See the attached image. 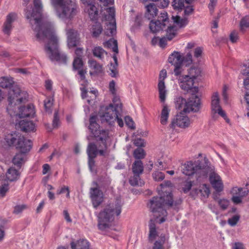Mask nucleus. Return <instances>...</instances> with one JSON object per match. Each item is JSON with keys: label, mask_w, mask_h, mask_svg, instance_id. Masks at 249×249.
<instances>
[{"label": "nucleus", "mask_w": 249, "mask_h": 249, "mask_svg": "<svg viewBox=\"0 0 249 249\" xmlns=\"http://www.w3.org/2000/svg\"><path fill=\"white\" fill-rule=\"evenodd\" d=\"M34 8L32 11H25V16L31 21L33 18L35 27L34 30L36 32V36L39 40H47L45 51L48 57L52 61L66 63V55L60 52L58 49V39L53 27L50 23L40 25V18L42 11V4L40 0L34 1Z\"/></svg>", "instance_id": "nucleus-1"}, {"label": "nucleus", "mask_w": 249, "mask_h": 249, "mask_svg": "<svg viewBox=\"0 0 249 249\" xmlns=\"http://www.w3.org/2000/svg\"><path fill=\"white\" fill-rule=\"evenodd\" d=\"M172 184L170 181H165L160 185V189L158 188L160 196H154L148 204L150 210L155 217L156 223L160 224L164 222L167 216L166 208L169 207H176L181 203V200H173L170 187Z\"/></svg>", "instance_id": "nucleus-2"}, {"label": "nucleus", "mask_w": 249, "mask_h": 249, "mask_svg": "<svg viewBox=\"0 0 249 249\" xmlns=\"http://www.w3.org/2000/svg\"><path fill=\"white\" fill-rule=\"evenodd\" d=\"M181 170L185 175H195L197 179L206 178L209 175L210 181L215 191L220 192L223 190V184L220 177L215 172L214 167L206 158L195 161H187L182 165Z\"/></svg>", "instance_id": "nucleus-3"}, {"label": "nucleus", "mask_w": 249, "mask_h": 249, "mask_svg": "<svg viewBox=\"0 0 249 249\" xmlns=\"http://www.w3.org/2000/svg\"><path fill=\"white\" fill-rule=\"evenodd\" d=\"M54 8L57 17L67 23L66 28L68 45L69 48L74 47L79 43L78 33L71 28L68 22L71 21L77 13V6L71 0H51Z\"/></svg>", "instance_id": "nucleus-4"}, {"label": "nucleus", "mask_w": 249, "mask_h": 249, "mask_svg": "<svg viewBox=\"0 0 249 249\" xmlns=\"http://www.w3.org/2000/svg\"><path fill=\"white\" fill-rule=\"evenodd\" d=\"M0 87L2 88H9L8 93V106L7 110L10 115H12L11 111L14 109L13 107L26 100L25 93L21 92L17 85H14V81L11 77H0Z\"/></svg>", "instance_id": "nucleus-5"}, {"label": "nucleus", "mask_w": 249, "mask_h": 249, "mask_svg": "<svg viewBox=\"0 0 249 249\" xmlns=\"http://www.w3.org/2000/svg\"><path fill=\"white\" fill-rule=\"evenodd\" d=\"M122 203L121 199H117L114 203L107 205L98 215V226L100 230L104 231L109 227L115 216L119 215L122 212Z\"/></svg>", "instance_id": "nucleus-6"}, {"label": "nucleus", "mask_w": 249, "mask_h": 249, "mask_svg": "<svg viewBox=\"0 0 249 249\" xmlns=\"http://www.w3.org/2000/svg\"><path fill=\"white\" fill-rule=\"evenodd\" d=\"M113 102V104L106 107L105 112L101 115L102 122L110 125L114 124L117 118V114L122 110V104L117 97L114 98Z\"/></svg>", "instance_id": "nucleus-7"}, {"label": "nucleus", "mask_w": 249, "mask_h": 249, "mask_svg": "<svg viewBox=\"0 0 249 249\" xmlns=\"http://www.w3.org/2000/svg\"><path fill=\"white\" fill-rule=\"evenodd\" d=\"M239 79L243 80V88L244 89H242V91L245 92V95L244 97V100H241L242 104L245 103L247 105V109L249 111L247 112L246 115L248 117H249V93L248 89L249 88V67H248L247 65L244 64L242 67L241 73L239 75Z\"/></svg>", "instance_id": "nucleus-8"}, {"label": "nucleus", "mask_w": 249, "mask_h": 249, "mask_svg": "<svg viewBox=\"0 0 249 249\" xmlns=\"http://www.w3.org/2000/svg\"><path fill=\"white\" fill-rule=\"evenodd\" d=\"M97 117L95 116H92L89 119V129L96 138L97 141H101L104 147H106V142L107 137L108 133L107 131L101 130L99 125L96 123Z\"/></svg>", "instance_id": "nucleus-9"}, {"label": "nucleus", "mask_w": 249, "mask_h": 249, "mask_svg": "<svg viewBox=\"0 0 249 249\" xmlns=\"http://www.w3.org/2000/svg\"><path fill=\"white\" fill-rule=\"evenodd\" d=\"M108 15L105 16L107 20L105 34L107 36H113L116 33V25L115 18V9L113 7L107 9Z\"/></svg>", "instance_id": "nucleus-10"}, {"label": "nucleus", "mask_w": 249, "mask_h": 249, "mask_svg": "<svg viewBox=\"0 0 249 249\" xmlns=\"http://www.w3.org/2000/svg\"><path fill=\"white\" fill-rule=\"evenodd\" d=\"M211 114L212 118L216 119L217 114L222 117L227 122H229V120L227 118L226 114L222 109L220 105V99L218 92H214L212 96L211 101Z\"/></svg>", "instance_id": "nucleus-11"}, {"label": "nucleus", "mask_w": 249, "mask_h": 249, "mask_svg": "<svg viewBox=\"0 0 249 249\" xmlns=\"http://www.w3.org/2000/svg\"><path fill=\"white\" fill-rule=\"evenodd\" d=\"M178 82L179 87L181 89L187 92L192 93H197L198 88L194 86L195 80L190 78L185 74L178 75Z\"/></svg>", "instance_id": "nucleus-12"}, {"label": "nucleus", "mask_w": 249, "mask_h": 249, "mask_svg": "<svg viewBox=\"0 0 249 249\" xmlns=\"http://www.w3.org/2000/svg\"><path fill=\"white\" fill-rule=\"evenodd\" d=\"M168 61L174 66V72L176 76L179 75L182 72V57L179 52H174L170 55Z\"/></svg>", "instance_id": "nucleus-13"}, {"label": "nucleus", "mask_w": 249, "mask_h": 249, "mask_svg": "<svg viewBox=\"0 0 249 249\" xmlns=\"http://www.w3.org/2000/svg\"><path fill=\"white\" fill-rule=\"evenodd\" d=\"M190 124L191 122L189 117L184 113L180 112L172 120L169 126L172 128H175L176 126L185 128L188 127Z\"/></svg>", "instance_id": "nucleus-14"}, {"label": "nucleus", "mask_w": 249, "mask_h": 249, "mask_svg": "<svg viewBox=\"0 0 249 249\" xmlns=\"http://www.w3.org/2000/svg\"><path fill=\"white\" fill-rule=\"evenodd\" d=\"M196 93H192L190 97L187 101V107L185 108L186 112H190L191 111L197 112L200 108L201 102L200 99Z\"/></svg>", "instance_id": "nucleus-15"}, {"label": "nucleus", "mask_w": 249, "mask_h": 249, "mask_svg": "<svg viewBox=\"0 0 249 249\" xmlns=\"http://www.w3.org/2000/svg\"><path fill=\"white\" fill-rule=\"evenodd\" d=\"M95 186L90 189V197L92 200L93 206L96 208L103 201V193L97 187V184L95 183Z\"/></svg>", "instance_id": "nucleus-16"}, {"label": "nucleus", "mask_w": 249, "mask_h": 249, "mask_svg": "<svg viewBox=\"0 0 249 249\" xmlns=\"http://www.w3.org/2000/svg\"><path fill=\"white\" fill-rule=\"evenodd\" d=\"M17 18V14L14 13L9 14L6 18V20L3 23L2 31L5 35L9 36L13 28V23Z\"/></svg>", "instance_id": "nucleus-17"}, {"label": "nucleus", "mask_w": 249, "mask_h": 249, "mask_svg": "<svg viewBox=\"0 0 249 249\" xmlns=\"http://www.w3.org/2000/svg\"><path fill=\"white\" fill-rule=\"evenodd\" d=\"M32 147V142L31 140L26 139L24 137H22L19 139L17 145H16V148L21 152L27 154Z\"/></svg>", "instance_id": "nucleus-18"}, {"label": "nucleus", "mask_w": 249, "mask_h": 249, "mask_svg": "<svg viewBox=\"0 0 249 249\" xmlns=\"http://www.w3.org/2000/svg\"><path fill=\"white\" fill-rule=\"evenodd\" d=\"M177 28L176 26L168 27L166 31V36L159 39V45L164 48L166 45L167 40H171L177 35Z\"/></svg>", "instance_id": "nucleus-19"}, {"label": "nucleus", "mask_w": 249, "mask_h": 249, "mask_svg": "<svg viewBox=\"0 0 249 249\" xmlns=\"http://www.w3.org/2000/svg\"><path fill=\"white\" fill-rule=\"evenodd\" d=\"M22 136L18 133H9L5 135L4 142L5 144L9 146H15L17 145L19 139Z\"/></svg>", "instance_id": "nucleus-20"}, {"label": "nucleus", "mask_w": 249, "mask_h": 249, "mask_svg": "<svg viewBox=\"0 0 249 249\" xmlns=\"http://www.w3.org/2000/svg\"><path fill=\"white\" fill-rule=\"evenodd\" d=\"M35 114L34 107L33 105H28L26 107L19 108L18 116L19 118L33 117Z\"/></svg>", "instance_id": "nucleus-21"}, {"label": "nucleus", "mask_w": 249, "mask_h": 249, "mask_svg": "<svg viewBox=\"0 0 249 249\" xmlns=\"http://www.w3.org/2000/svg\"><path fill=\"white\" fill-rule=\"evenodd\" d=\"M105 150L100 149L98 150L97 146L93 143H89L87 148V154L88 157H96L99 154L101 156H105L106 153V147Z\"/></svg>", "instance_id": "nucleus-22"}, {"label": "nucleus", "mask_w": 249, "mask_h": 249, "mask_svg": "<svg viewBox=\"0 0 249 249\" xmlns=\"http://www.w3.org/2000/svg\"><path fill=\"white\" fill-rule=\"evenodd\" d=\"M70 244L71 249H89L90 248L89 242L85 239L72 241Z\"/></svg>", "instance_id": "nucleus-23"}, {"label": "nucleus", "mask_w": 249, "mask_h": 249, "mask_svg": "<svg viewBox=\"0 0 249 249\" xmlns=\"http://www.w3.org/2000/svg\"><path fill=\"white\" fill-rule=\"evenodd\" d=\"M145 17L148 20L152 19L157 16L158 9L155 4L150 3L145 6Z\"/></svg>", "instance_id": "nucleus-24"}, {"label": "nucleus", "mask_w": 249, "mask_h": 249, "mask_svg": "<svg viewBox=\"0 0 249 249\" xmlns=\"http://www.w3.org/2000/svg\"><path fill=\"white\" fill-rule=\"evenodd\" d=\"M19 127L22 131L28 132L34 131L36 130V126L32 121L23 120L19 122Z\"/></svg>", "instance_id": "nucleus-25"}, {"label": "nucleus", "mask_w": 249, "mask_h": 249, "mask_svg": "<svg viewBox=\"0 0 249 249\" xmlns=\"http://www.w3.org/2000/svg\"><path fill=\"white\" fill-rule=\"evenodd\" d=\"M27 160L26 154L18 152L16 153L12 160L13 163L18 168H20Z\"/></svg>", "instance_id": "nucleus-26"}, {"label": "nucleus", "mask_w": 249, "mask_h": 249, "mask_svg": "<svg viewBox=\"0 0 249 249\" xmlns=\"http://www.w3.org/2000/svg\"><path fill=\"white\" fill-rule=\"evenodd\" d=\"M165 27V23H162L158 19L153 21L152 20L149 24V28L152 32L155 33L162 30Z\"/></svg>", "instance_id": "nucleus-27"}, {"label": "nucleus", "mask_w": 249, "mask_h": 249, "mask_svg": "<svg viewBox=\"0 0 249 249\" xmlns=\"http://www.w3.org/2000/svg\"><path fill=\"white\" fill-rule=\"evenodd\" d=\"M170 109L166 104L162 105V108L160 115V123L162 125L167 124L169 116Z\"/></svg>", "instance_id": "nucleus-28"}, {"label": "nucleus", "mask_w": 249, "mask_h": 249, "mask_svg": "<svg viewBox=\"0 0 249 249\" xmlns=\"http://www.w3.org/2000/svg\"><path fill=\"white\" fill-rule=\"evenodd\" d=\"M158 91L159 93V98L161 102L164 103L166 98L167 90L165 86L163 80H160L158 83Z\"/></svg>", "instance_id": "nucleus-29"}, {"label": "nucleus", "mask_w": 249, "mask_h": 249, "mask_svg": "<svg viewBox=\"0 0 249 249\" xmlns=\"http://www.w3.org/2000/svg\"><path fill=\"white\" fill-rule=\"evenodd\" d=\"M92 52L94 56L101 60H103L107 55V52L100 46L94 47L92 50Z\"/></svg>", "instance_id": "nucleus-30"}, {"label": "nucleus", "mask_w": 249, "mask_h": 249, "mask_svg": "<svg viewBox=\"0 0 249 249\" xmlns=\"http://www.w3.org/2000/svg\"><path fill=\"white\" fill-rule=\"evenodd\" d=\"M176 108L184 113H186L185 108L187 107V101L181 97H177L175 101Z\"/></svg>", "instance_id": "nucleus-31"}, {"label": "nucleus", "mask_w": 249, "mask_h": 249, "mask_svg": "<svg viewBox=\"0 0 249 249\" xmlns=\"http://www.w3.org/2000/svg\"><path fill=\"white\" fill-rule=\"evenodd\" d=\"M6 176L8 180L13 181L18 178L19 173L14 167H11L8 170Z\"/></svg>", "instance_id": "nucleus-32"}, {"label": "nucleus", "mask_w": 249, "mask_h": 249, "mask_svg": "<svg viewBox=\"0 0 249 249\" xmlns=\"http://www.w3.org/2000/svg\"><path fill=\"white\" fill-rule=\"evenodd\" d=\"M85 10L88 11L91 20H94L97 19L98 15V12L94 3L90 5V6L85 7Z\"/></svg>", "instance_id": "nucleus-33"}, {"label": "nucleus", "mask_w": 249, "mask_h": 249, "mask_svg": "<svg viewBox=\"0 0 249 249\" xmlns=\"http://www.w3.org/2000/svg\"><path fill=\"white\" fill-rule=\"evenodd\" d=\"M88 64L90 69L94 70L96 73H100L103 70V66L93 59H90L88 61Z\"/></svg>", "instance_id": "nucleus-34"}, {"label": "nucleus", "mask_w": 249, "mask_h": 249, "mask_svg": "<svg viewBox=\"0 0 249 249\" xmlns=\"http://www.w3.org/2000/svg\"><path fill=\"white\" fill-rule=\"evenodd\" d=\"M132 172L134 174H141L143 171V166L140 160H136L132 164Z\"/></svg>", "instance_id": "nucleus-35"}, {"label": "nucleus", "mask_w": 249, "mask_h": 249, "mask_svg": "<svg viewBox=\"0 0 249 249\" xmlns=\"http://www.w3.org/2000/svg\"><path fill=\"white\" fill-rule=\"evenodd\" d=\"M249 28V16H246L241 19L239 24V30L241 33H244Z\"/></svg>", "instance_id": "nucleus-36"}, {"label": "nucleus", "mask_w": 249, "mask_h": 249, "mask_svg": "<svg viewBox=\"0 0 249 249\" xmlns=\"http://www.w3.org/2000/svg\"><path fill=\"white\" fill-rule=\"evenodd\" d=\"M201 70L199 68L196 67H192L188 70V73L186 74L187 76H189L194 80H195L196 78L200 75Z\"/></svg>", "instance_id": "nucleus-37"}, {"label": "nucleus", "mask_w": 249, "mask_h": 249, "mask_svg": "<svg viewBox=\"0 0 249 249\" xmlns=\"http://www.w3.org/2000/svg\"><path fill=\"white\" fill-rule=\"evenodd\" d=\"M140 174H134V176L129 179V182L132 186H142L144 184V182L140 179Z\"/></svg>", "instance_id": "nucleus-38"}, {"label": "nucleus", "mask_w": 249, "mask_h": 249, "mask_svg": "<svg viewBox=\"0 0 249 249\" xmlns=\"http://www.w3.org/2000/svg\"><path fill=\"white\" fill-rule=\"evenodd\" d=\"M104 46L107 48H112V51L116 53H118L117 41L113 38L110 39L109 40L105 42Z\"/></svg>", "instance_id": "nucleus-39"}, {"label": "nucleus", "mask_w": 249, "mask_h": 249, "mask_svg": "<svg viewBox=\"0 0 249 249\" xmlns=\"http://www.w3.org/2000/svg\"><path fill=\"white\" fill-rule=\"evenodd\" d=\"M172 19L174 23H176L179 27H183L186 26L188 22V19L186 18H180V17L172 16Z\"/></svg>", "instance_id": "nucleus-40"}, {"label": "nucleus", "mask_w": 249, "mask_h": 249, "mask_svg": "<svg viewBox=\"0 0 249 249\" xmlns=\"http://www.w3.org/2000/svg\"><path fill=\"white\" fill-rule=\"evenodd\" d=\"M102 27L99 22H95L92 26V33L93 37H97L102 32Z\"/></svg>", "instance_id": "nucleus-41"}, {"label": "nucleus", "mask_w": 249, "mask_h": 249, "mask_svg": "<svg viewBox=\"0 0 249 249\" xmlns=\"http://www.w3.org/2000/svg\"><path fill=\"white\" fill-rule=\"evenodd\" d=\"M83 65L82 58L75 57L73 62V68L75 70H80L82 69Z\"/></svg>", "instance_id": "nucleus-42"}, {"label": "nucleus", "mask_w": 249, "mask_h": 249, "mask_svg": "<svg viewBox=\"0 0 249 249\" xmlns=\"http://www.w3.org/2000/svg\"><path fill=\"white\" fill-rule=\"evenodd\" d=\"M53 99L51 97H47L44 101V107L46 111L51 112V108L53 105Z\"/></svg>", "instance_id": "nucleus-43"}, {"label": "nucleus", "mask_w": 249, "mask_h": 249, "mask_svg": "<svg viewBox=\"0 0 249 249\" xmlns=\"http://www.w3.org/2000/svg\"><path fill=\"white\" fill-rule=\"evenodd\" d=\"M133 156L136 159H142L144 158L145 153L144 150L141 148H138L133 153Z\"/></svg>", "instance_id": "nucleus-44"}, {"label": "nucleus", "mask_w": 249, "mask_h": 249, "mask_svg": "<svg viewBox=\"0 0 249 249\" xmlns=\"http://www.w3.org/2000/svg\"><path fill=\"white\" fill-rule=\"evenodd\" d=\"M149 233H158L160 232L155 221L150 220L149 224Z\"/></svg>", "instance_id": "nucleus-45"}, {"label": "nucleus", "mask_w": 249, "mask_h": 249, "mask_svg": "<svg viewBox=\"0 0 249 249\" xmlns=\"http://www.w3.org/2000/svg\"><path fill=\"white\" fill-rule=\"evenodd\" d=\"M109 70L110 71L109 74L112 77H115L118 74V65L111 63Z\"/></svg>", "instance_id": "nucleus-46"}, {"label": "nucleus", "mask_w": 249, "mask_h": 249, "mask_svg": "<svg viewBox=\"0 0 249 249\" xmlns=\"http://www.w3.org/2000/svg\"><path fill=\"white\" fill-rule=\"evenodd\" d=\"M28 207L25 204L18 205L15 206L13 213L18 214L22 213L24 210L27 209Z\"/></svg>", "instance_id": "nucleus-47"}, {"label": "nucleus", "mask_w": 249, "mask_h": 249, "mask_svg": "<svg viewBox=\"0 0 249 249\" xmlns=\"http://www.w3.org/2000/svg\"><path fill=\"white\" fill-rule=\"evenodd\" d=\"M152 177L154 179L157 181H161L165 178L164 174L162 172L160 171H155L153 173Z\"/></svg>", "instance_id": "nucleus-48"}, {"label": "nucleus", "mask_w": 249, "mask_h": 249, "mask_svg": "<svg viewBox=\"0 0 249 249\" xmlns=\"http://www.w3.org/2000/svg\"><path fill=\"white\" fill-rule=\"evenodd\" d=\"M233 196H244L245 195V192H243L242 188L234 187L231 191Z\"/></svg>", "instance_id": "nucleus-49"}, {"label": "nucleus", "mask_w": 249, "mask_h": 249, "mask_svg": "<svg viewBox=\"0 0 249 249\" xmlns=\"http://www.w3.org/2000/svg\"><path fill=\"white\" fill-rule=\"evenodd\" d=\"M183 62H184L186 65H189L193 63V58L192 53L190 52L187 53L186 55L182 57Z\"/></svg>", "instance_id": "nucleus-50"}, {"label": "nucleus", "mask_w": 249, "mask_h": 249, "mask_svg": "<svg viewBox=\"0 0 249 249\" xmlns=\"http://www.w3.org/2000/svg\"><path fill=\"white\" fill-rule=\"evenodd\" d=\"M172 6L174 9H181L184 7V1L182 0H174Z\"/></svg>", "instance_id": "nucleus-51"}, {"label": "nucleus", "mask_w": 249, "mask_h": 249, "mask_svg": "<svg viewBox=\"0 0 249 249\" xmlns=\"http://www.w3.org/2000/svg\"><path fill=\"white\" fill-rule=\"evenodd\" d=\"M65 193H66V197L69 198L70 197V191L68 186H63L60 189L57 190L56 193L57 195H60Z\"/></svg>", "instance_id": "nucleus-52"}, {"label": "nucleus", "mask_w": 249, "mask_h": 249, "mask_svg": "<svg viewBox=\"0 0 249 249\" xmlns=\"http://www.w3.org/2000/svg\"><path fill=\"white\" fill-rule=\"evenodd\" d=\"M240 218V216L238 214H236L232 216L231 218H229L228 220V223L231 226H235Z\"/></svg>", "instance_id": "nucleus-53"}, {"label": "nucleus", "mask_w": 249, "mask_h": 249, "mask_svg": "<svg viewBox=\"0 0 249 249\" xmlns=\"http://www.w3.org/2000/svg\"><path fill=\"white\" fill-rule=\"evenodd\" d=\"M238 33L237 31H232L230 35V39L232 43H235L238 40Z\"/></svg>", "instance_id": "nucleus-54"}, {"label": "nucleus", "mask_w": 249, "mask_h": 249, "mask_svg": "<svg viewBox=\"0 0 249 249\" xmlns=\"http://www.w3.org/2000/svg\"><path fill=\"white\" fill-rule=\"evenodd\" d=\"M200 191L203 196H208L210 193L209 186L205 184L202 185L200 189Z\"/></svg>", "instance_id": "nucleus-55"}, {"label": "nucleus", "mask_w": 249, "mask_h": 249, "mask_svg": "<svg viewBox=\"0 0 249 249\" xmlns=\"http://www.w3.org/2000/svg\"><path fill=\"white\" fill-rule=\"evenodd\" d=\"M203 52V49L201 47H197L195 49L194 55L195 58L198 59L200 58L202 55Z\"/></svg>", "instance_id": "nucleus-56"}, {"label": "nucleus", "mask_w": 249, "mask_h": 249, "mask_svg": "<svg viewBox=\"0 0 249 249\" xmlns=\"http://www.w3.org/2000/svg\"><path fill=\"white\" fill-rule=\"evenodd\" d=\"M218 204L222 209L225 210L229 206V201L226 199H221L219 200Z\"/></svg>", "instance_id": "nucleus-57"}, {"label": "nucleus", "mask_w": 249, "mask_h": 249, "mask_svg": "<svg viewBox=\"0 0 249 249\" xmlns=\"http://www.w3.org/2000/svg\"><path fill=\"white\" fill-rule=\"evenodd\" d=\"M125 124L130 128L134 129L135 126L134 125V122L132 119L129 116H126L124 118Z\"/></svg>", "instance_id": "nucleus-58"}, {"label": "nucleus", "mask_w": 249, "mask_h": 249, "mask_svg": "<svg viewBox=\"0 0 249 249\" xmlns=\"http://www.w3.org/2000/svg\"><path fill=\"white\" fill-rule=\"evenodd\" d=\"M192 184L191 181H185L184 182L182 190L184 193H187L191 189Z\"/></svg>", "instance_id": "nucleus-59"}, {"label": "nucleus", "mask_w": 249, "mask_h": 249, "mask_svg": "<svg viewBox=\"0 0 249 249\" xmlns=\"http://www.w3.org/2000/svg\"><path fill=\"white\" fill-rule=\"evenodd\" d=\"M58 115V112L55 111L54 114L53 119V126L54 128L57 127L59 124V120Z\"/></svg>", "instance_id": "nucleus-60"}, {"label": "nucleus", "mask_w": 249, "mask_h": 249, "mask_svg": "<svg viewBox=\"0 0 249 249\" xmlns=\"http://www.w3.org/2000/svg\"><path fill=\"white\" fill-rule=\"evenodd\" d=\"M109 90L113 95L116 94V89L115 88V82L112 80L109 83Z\"/></svg>", "instance_id": "nucleus-61"}, {"label": "nucleus", "mask_w": 249, "mask_h": 249, "mask_svg": "<svg viewBox=\"0 0 249 249\" xmlns=\"http://www.w3.org/2000/svg\"><path fill=\"white\" fill-rule=\"evenodd\" d=\"M232 249H245L244 245L239 242L232 244Z\"/></svg>", "instance_id": "nucleus-62"}, {"label": "nucleus", "mask_w": 249, "mask_h": 249, "mask_svg": "<svg viewBox=\"0 0 249 249\" xmlns=\"http://www.w3.org/2000/svg\"><path fill=\"white\" fill-rule=\"evenodd\" d=\"M134 144L136 146H141V147L144 146V140L141 138H137L134 140Z\"/></svg>", "instance_id": "nucleus-63"}, {"label": "nucleus", "mask_w": 249, "mask_h": 249, "mask_svg": "<svg viewBox=\"0 0 249 249\" xmlns=\"http://www.w3.org/2000/svg\"><path fill=\"white\" fill-rule=\"evenodd\" d=\"M243 196H232L231 200L234 203L236 204H239L241 202V199Z\"/></svg>", "instance_id": "nucleus-64"}]
</instances>
